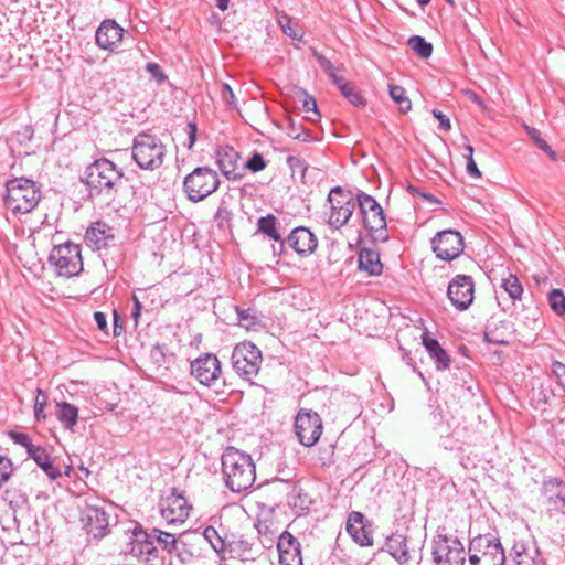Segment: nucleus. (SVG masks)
<instances>
[{"label": "nucleus", "mask_w": 565, "mask_h": 565, "mask_svg": "<svg viewBox=\"0 0 565 565\" xmlns=\"http://www.w3.org/2000/svg\"><path fill=\"white\" fill-rule=\"evenodd\" d=\"M215 1H216V7L221 11H225L228 8L230 0H215Z\"/></svg>", "instance_id": "obj_60"}, {"label": "nucleus", "mask_w": 565, "mask_h": 565, "mask_svg": "<svg viewBox=\"0 0 565 565\" xmlns=\"http://www.w3.org/2000/svg\"><path fill=\"white\" fill-rule=\"evenodd\" d=\"M94 320L99 330H105L107 328V319H106L105 313H103L100 311H96L94 313Z\"/></svg>", "instance_id": "obj_57"}, {"label": "nucleus", "mask_w": 565, "mask_h": 565, "mask_svg": "<svg viewBox=\"0 0 565 565\" xmlns=\"http://www.w3.org/2000/svg\"><path fill=\"white\" fill-rule=\"evenodd\" d=\"M220 186L215 170L207 167L195 168L183 181L184 192L192 202H200L214 193Z\"/></svg>", "instance_id": "obj_6"}, {"label": "nucleus", "mask_w": 565, "mask_h": 565, "mask_svg": "<svg viewBox=\"0 0 565 565\" xmlns=\"http://www.w3.org/2000/svg\"><path fill=\"white\" fill-rule=\"evenodd\" d=\"M231 360L235 372L250 380L258 374L263 359L260 350L255 344L241 342L234 348Z\"/></svg>", "instance_id": "obj_9"}, {"label": "nucleus", "mask_w": 565, "mask_h": 565, "mask_svg": "<svg viewBox=\"0 0 565 565\" xmlns=\"http://www.w3.org/2000/svg\"><path fill=\"white\" fill-rule=\"evenodd\" d=\"M216 163L223 175L231 181L244 178L245 172L239 167V153L231 146H220L215 151Z\"/></svg>", "instance_id": "obj_19"}, {"label": "nucleus", "mask_w": 565, "mask_h": 565, "mask_svg": "<svg viewBox=\"0 0 565 565\" xmlns=\"http://www.w3.org/2000/svg\"><path fill=\"white\" fill-rule=\"evenodd\" d=\"M41 193L32 180L20 178L6 184V206L14 214L30 213L40 202Z\"/></svg>", "instance_id": "obj_3"}, {"label": "nucleus", "mask_w": 565, "mask_h": 565, "mask_svg": "<svg viewBox=\"0 0 565 565\" xmlns=\"http://www.w3.org/2000/svg\"><path fill=\"white\" fill-rule=\"evenodd\" d=\"M130 554L145 564H152V561L159 558V551L156 547L149 532L140 524H136L131 530Z\"/></svg>", "instance_id": "obj_17"}, {"label": "nucleus", "mask_w": 565, "mask_h": 565, "mask_svg": "<svg viewBox=\"0 0 565 565\" xmlns=\"http://www.w3.org/2000/svg\"><path fill=\"white\" fill-rule=\"evenodd\" d=\"M548 301L554 312L558 316L565 315V295L561 289H553L550 292Z\"/></svg>", "instance_id": "obj_42"}, {"label": "nucleus", "mask_w": 565, "mask_h": 565, "mask_svg": "<svg viewBox=\"0 0 565 565\" xmlns=\"http://www.w3.org/2000/svg\"><path fill=\"white\" fill-rule=\"evenodd\" d=\"M125 30L111 19L104 20L95 32V41L99 49L114 51L121 42Z\"/></svg>", "instance_id": "obj_20"}, {"label": "nucleus", "mask_w": 565, "mask_h": 565, "mask_svg": "<svg viewBox=\"0 0 565 565\" xmlns=\"http://www.w3.org/2000/svg\"><path fill=\"white\" fill-rule=\"evenodd\" d=\"M431 247L438 258L449 262L463 252V237L457 231H443L434 236Z\"/></svg>", "instance_id": "obj_15"}, {"label": "nucleus", "mask_w": 565, "mask_h": 565, "mask_svg": "<svg viewBox=\"0 0 565 565\" xmlns=\"http://www.w3.org/2000/svg\"><path fill=\"white\" fill-rule=\"evenodd\" d=\"M390 96L398 105L402 113H407L412 108V103L405 96V89L398 85H390Z\"/></svg>", "instance_id": "obj_39"}, {"label": "nucleus", "mask_w": 565, "mask_h": 565, "mask_svg": "<svg viewBox=\"0 0 565 565\" xmlns=\"http://www.w3.org/2000/svg\"><path fill=\"white\" fill-rule=\"evenodd\" d=\"M186 130H188V135H189V148H191L194 142H195V134H196V127L194 124H188L186 125Z\"/></svg>", "instance_id": "obj_58"}, {"label": "nucleus", "mask_w": 565, "mask_h": 565, "mask_svg": "<svg viewBox=\"0 0 565 565\" xmlns=\"http://www.w3.org/2000/svg\"><path fill=\"white\" fill-rule=\"evenodd\" d=\"M149 534L153 543L157 542L168 553H172L177 550V539L174 534L159 529H152Z\"/></svg>", "instance_id": "obj_35"}, {"label": "nucleus", "mask_w": 565, "mask_h": 565, "mask_svg": "<svg viewBox=\"0 0 565 565\" xmlns=\"http://www.w3.org/2000/svg\"><path fill=\"white\" fill-rule=\"evenodd\" d=\"M191 374L205 386H213L221 377V362L215 354L204 353L191 362Z\"/></svg>", "instance_id": "obj_16"}, {"label": "nucleus", "mask_w": 565, "mask_h": 565, "mask_svg": "<svg viewBox=\"0 0 565 565\" xmlns=\"http://www.w3.org/2000/svg\"><path fill=\"white\" fill-rule=\"evenodd\" d=\"M257 230L258 232L267 235L275 242L279 243V250L282 253L285 249V239L281 238L280 234L277 231V218L273 214H268L266 216H262L257 221Z\"/></svg>", "instance_id": "obj_32"}, {"label": "nucleus", "mask_w": 565, "mask_h": 565, "mask_svg": "<svg viewBox=\"0 0 565 565\" xmlns=\"http://www.w3.org/2000/svg\"><path fill=\"white\" fill-rule=\"evenodd\" d=\"M422 340L429 356L435 361L437 370H447L450 366V358L439 342L431 338L428 332L423 333Z\"/></svg>", "instance_id": "obj_28"}, {"label": "nucleus", "mask_w": 565, "mask_h": 565, "mask_svg": "<svg viewBox=\"0 0 565 565\" xmlns=\"http://www.w3.org/2000/svg\"><path fill=\"white\" fill-rule=\"evenodd\" d=\"M131 154L140 169L153 171L163 164L167 148L157 136L140 132L134 138Z\"/></svg>", "instance_id": "obj_4"}, {"label": "nucleus", "mask_w": 565, "mask_h": 565, "mask_svg": "<svg viewBox=\"0 0 565 565\" xmlns=\"http://www.w3.org/2000/svg\"><path fill=\"white\" fill-rule=\"evenodd\" d=\"M277 22L282 32L294 40H301L302 31L297 24L291 23V19L285 13H278Z\"/></svg>", "instance_id": "obj_38"}, {"label": "nucleus", "mask_w": 565, "mask_h": 565, "mask_svg": "<svg viewBox=\"0 0 565 565\" xmlns=\"http://www.w3.org/2000/svg\"><path fill=\"white\" fill-rule=\"evenodd\" d=\"M31 451L32 454L29 456L36 462V465L46 473L51 480H56L62 476L61 470L54 466L53 460L46 449L38 446Z\"/></svg>", "instance_id": "obj_29"}, {"label": "nucleus", "mask_w": 565, "mask_h": 565, "mask_svg": "<svg viewBox=\"0 0 565 565\" xmlns=\"http://www.w3.org/2000/svg\"><path fill=\"white\" fill-rule=\"evenodd\" d=\"M291 247L298 255L308 256L315 252L318 239L307 227L299 226L294 228L285 239V246Z\"/></svg>", "instance_id": "obj_21"}, {"label": "nucleus", "mask_w": 565, "mask_h": 565, "mask_svg": "<svg viewBox=\"0 0 565 565\" xmlns=\"http://www.w3.org/2000/svg\"><path fill=\"white\" fill-rule=\"evenodd\" d=\"M505 555L499 539L491 534L479 535L469 544L471 565H503Z\"/></svg>", "instance_id": "obj_7"}, {"label": "nucleus", "mask_w": 565, "mask_h": 565, "mask_svg": "<svg viewBox=\"0 0 565 565\" xmlns=\"http://www.w3.org/2000/svg\"><path fill=\"white\" fill-rule=\"evenodd\" d=\"M237 315H238V322L241 326L248 329L249 326L254 323L252 320H254L255 318L250 317L248 311L241 310L237 308Z\"/></svg>", "instance_id": "obj_54"}, {"label": "nucleus", "mask_w": 565, "mask_h": 565, "mask_svg": "<svg viewBox=\"0 0 565 565\" xmlns=\"http://www.w3.org/2000/svg\"><path fill=\"white\" fill-rule=\"evenodd\" d=\"M132 300H134V310L131 312V317L135 321V326H138L139 323V318L141 316V309H142V305L139 300V298L137 296H134L132 297Z\"/></svg>", "instance_id": "obj_56"}, {"label": "nucleus", "mask_w": 565, "mask_h": 565, "mask_svg": "<svg viewBox=\"0 0 565 565\" xmlns=\"http://www.w3.org/2000/svg\"><path fill=\"white\" fill-rule=\"evenodd\" d=\"M222 475L226 488L241 493L252 488L256 480L255 463L249 455L228 447L222 455Z\"/></svg>", "instance_id": "obj_1"}, {"label": "nucleus", "mask_w": 565, "mask_h": 565, "mask_svg": "<svg viewBox=\"0 0 565 565\" xmlns=\"http://www.w3.org/2000/svg\"><path fill=\"white\" fill-rule=\"evenodd\" d=\"M310 50H311L312 55L317 58L320 67L332 79V82L334 84H337V79H341L342 78V76L337 74V67L324 55L318 53L316 49L311 47Z\"/></svg>", "instance_id": "obj_41"}, {"label": "nucleus", "mask_w": 565, "mask_h": 565, "mask_svg": "<svg viewBox=\"0 0 565 565\" xmlns=\"http://www.w3.org/2000/svg\"><path fill=\"white\" fill-rule=\"evenodd\" d=\"M513 565H539L540 552L534 544L515 542L511 550Z\"/></svg>", "instance_id": "obj_26"}, {"label": "nucleus", "mask_w": 565, "mask_h": 565, "mask_svg": "<svg viewBox=\"0 0 565 565\" xmlns=\"http://www.w3.org/2000/svg\"><path fill=\"white\" fill-rule=\"evenodd\" d=\"M356 204L363 217V224L374 241L386 242L388 239L386 218L382 206L376 200L363 192L356 194Z\"/></svg>", "instance_id": "obj_5"}, {"label": "nucleus", "mask_w": 565, "mask_h": 565, "mask_svg": "<svg viewBox=\"0 0 565 565\" xmlns=\"http://www.w3.org/2000/svg\"><path fill=\"white\" fill-rule=\"evenodd\" d=\"M553 372L558 376H565V364L561 362H554L553 363Z\"/></svg>", "instance_id": "obj_59"}, {"label": "nucleus", "mask_w": 565, "mask_h": 565, "mask_svg": "<svg viewBox=\"0 0 565 565\" xmlns=\"http://www.w3.org/2000/svg\"><path fill=\"white\" fill-rule=\"evenodd\" d=\"M542 493L548 510L562 511L565 508V483L557 478L543 482Z\"/></svg>", "instance_id": "obj_23"}, {"label": "nucleus", "mask_w": 565, "mask_h": 565, "mask_svg": "<svg viewBox=\"0 0 565 565\" xmlns=\"http://www.w3.org/2000/svg\"><path fill=\"white\" fill-rule=\"evenodd\" d=\"M203 536L217 554L224 552L225 541L213 526H206L203 530Z\"/></svg>", "instance_id": "obj_40"}, {"label": "nucleus", "mask_w": 565, "mask_h": 565, "mask_svg": "<svg viewBox=\"0 0 565 565\" xmlns=\"http://www.w3.org/2000/svg\"><path fill=\"white\" fill-rule=\"evenodd\" d=\"M13 471L12 460L6 456H0V489L10 480Z\"/></svg>", "instance_id": "obj_43"}, {"label": "nucleus", "mask_w": 565, "mask_h": 565, "mask_svg": "<svg viewBox=\"0 0 565 565\" xmlns=\"http://www.w3.org/2000/svg\"><path fill=\"white\" fill-rule=\"evenodd\" d=\"M45 406H46V395L44 394L43 390L38 388L35 402H34V416H35L36 420H41L42 418H45V415H44Z\"/></svg>", "instance_id": "obj_46"}, {"label": "nucleus", "mask_w": 565, "mask_h": 565, "mask_svg": "<svg viewBox=\"0 0 565 565\" xmlns=\"http://www.w3.org/2000/svg\"><path fill=\"white\" fill-rule=\"evenodd\" d=\"M545 153H547V156L552 159V160H556L557 157H556V152L550 147V150L547 151H544Z\"/></svg>", "instance_id": "obj_64"}, {"label": "nucleus", "mask_w": 565, "mask_h": 565, "mask_svg": "<svg viewBox=\"0 0 565 565\" xmlns=\"http://www.w3.org/2000/svg\"><path fill=\"white\" fill-rule=\"evenodd\" d=\"M347 531L361 546H370L373 544L372 533L367 529L365 516L361 512L353 511L349 514Z\"/></svg>", "instance_id": "obj_25"}, {"label": "nucleus", "mask_w": 565, "mask_h": 565, "mask_svg": "<svg viewBox=\"0 0 565 565\" xmlns=\"http://www.w3.org/2000/svg\"><path fill=\"white\" fill-rule=\"evenodd\" d=\"M433 116L439 121V129L449 131L451 129L450 119L438 109L431 110Z\"/></svg>", "instance_id": "obj_52"}, {"label": "nucleus", "mask_w": 565, "mask_h": 565, "mask_svg": "<svg viewBox=\"0 0 565 565\" xmlns=\"http://www.w3.org/2000/svg\"><path fill=\"white\" fill-rule=\"evenodd\" d=\"M420 196L430 203H439V201L430 193H420Z\"/></svg>", "instance_id": "obj_61"}, {"label": "nucleus", "mask_w": 565, "mask_h": 565, "mask_svg": "<svg viewBox=\"0 0 565 565\" xmlns=\"http://www.w3.org/2000/svg\"><path fill=\"white\" fill-rule=\"evenodd\" d=\"M465 548L457 537L438 536L434 540L433 557L436 565H463Z\"/></svg>", "instance_id": "obj_13"}, {"label": "nucleus", "mask_w": 565, "mask_h": 565, "mask_svg": "<svg viewBox=\"0 0 565 565\" xmlns=\"http://www.w3.org/2000/svg\"><path fill=\"white\" fill-rule=\"evenodd\" d=\"M1 499L13 511H17L28 503V494L20 486L17 484H11L8 487L2 492Z\"/></svg>", "instance_id": "obj_33"}, {"label": "nucleus", "mask_w": 565, "mask_h": 565, "mask_svg": "<svg viewBox=\"0 0 565 565\" xmlns=\"http://www.w3.org/2000/svg\"><path fill=\"white\" fill-rule=\"evenodd\" d=\"M114 237L113 228L105 222L97 221L87 228L84 239L87 246L99 250L107 247Z\"/></svg>", "instance_id": "obj_24"}, {"label": "nucleus", "mask_w": 565, "mask_h": 565, "mask_svg": "<svg viewBox=\"0 0 565 565\" xmlns=\"http://www.w3.org/2000/svg\"><path fill=\"white\" fill-rule=\"evenodd\" d=\"M385 551L402 565L408 563L412 558L406 536L401 533H394L386 539Z\"/></svg>", "instance_id": "obj_27"}, {"label": "nucleus", "mask_w": 565, "mask_h": 565, "mask_svg": "<svg viewBox=\"0 0 565 565\" xmlns=\"http://www.w3.org/2000/svg\"><path fill=\"white\" fill-rule=\"evenodd\" d=\"M466 170H467V173H468L470 177L476 178V179H480V178H481V172H480V170L478 169L477 163H476V161L473 160V158H469V159H467V167H466Z\"/></svg>", "instance_id": "obj_55"}, {"label": "nucleus", "mask_w": 565, "mask_h": 565, "mask_svg": "<svg viewBox=\"0 0 565 565\" xmlns=\"http://www.w3.org/2000/svg\"><path fill=\"white\" fill-rule=\"evenodd\" d=\"M277 551L280 565H303L300 543L288 531L279 535Z\"/></svg>", "instance_id": "obj_22"}, {"label": "nucleus", "mask_w": 565, "mask_h": 565, "mask_svg": "<svg viewBox=\"0 0 565 565\" xmlns=\"http://www.w3.org/2000/svg\"><path fill=\"white\" fill-rule=\"evenodd\" d=\"M265 168L266 161L264 157L258 152H254L253 156L244 163V166L241 167V169H243V172L245 171V169H248L253 172H259Z\"/></svg>", "instance_id": "obj_44"}, {"label": "nucleus", "mask_w": 565, "mask_h": 565, "mask_svg": "<svg viewBox=\"0 0 565 565\" xmlns=\"http://www.w3.org/2000/svg\"><path fill=\"white\" fill-rule=\"evenodd\" d=\"M287 164L294 174L300 173L302 178L305 177V173H306L308 167L303 159H301L300 157H297V156H289L287 158Z\"/></svg>", "instance_id": "obj_48"}, {"label": "nucleus", "mask_w": 565, "mask_h": 565, "mask_svg": "<svg viewBox=\"0 0 565 565\" xmlns=\"http://www.w3.org/2000/svg\"><path fill=\"white\" fill-rule=\"evenodd\" d=\"M192 507L188 500L172 489L171 493L160 502L161 516L169 523H184L190 515Z\"/></svg>", "instance_id": "obj_18"}, {"label": "nucleus", "mask_w": 565, "mask_h": 565, "mask_svg": "<svg viewBox=\"0 0 565 565\" xmlns=\"http://www.w3.org/2000/svg\"><path fill=\"white\" fill-rule=\"evenodd\" d=\"M337 87L341 94L354 106L362 107L365 105V99L360 94V90L344 77L337 79Z\"/></svg>", "instance_id": "obj_34"}, {"label": "nucleus", "mask_w": 565, "mask_h": 565, "mask_svg": "<svg viewBox=\"0 0 565 565\" xmlns=\"http://www.w3.org/2000/svg\"><path fill=\"white\" fill-rule=\"evenodd\" d=\"M294 429L302 446L312 447L321 437L322 419L317 412L300 408L295 417Z\"/></svg>", "instance_id": "obj_10"}, {"label": "nucleus", "mask_w": 565, "mask_h": 565, "mask_svg": "<svg viewBox=\"0 0 565 565\" xmlns=\"http://www.w3.org/2000/svg\"><path fill=\"white\" fill-rule=\"evenodd\" d=\"M146 71L150 74V76L156 79L158 83H162L167 76L162 72V68L159 64L149 62L146 64Z\"/></svg>", "instance_id": "obj_50"}, {"label": "nucleus", "mask_w": 565, "mask_h": 565, "mask_svg": "<svg viewBox=\"0 0 565 565\" xmlns=\"http://www.w3.org/2000/svg\"><path fill=\"white\" fill-rule=\"evenodd\" d=\"M56 417L64 428L73 430L78 422V408L67 402L56 403Z\"/></svg>", "instance_id": "obj_31"}, {"label": "nucleus", "mask_w": 565, "mask_h": 565, "mask_svg": "<svg viewBox=\"0 0 565 565\" xmlns=\"http://www.w3.org/2000/svg\"><path fill=\"white\" fill-rule=\"evenodd\" d=\"M359 268L371 276H379L383 269L379 253L370 248H362L359 254Z\"/></svg>", "instance_id": "obj_30"}, {"label": "nucleus", "mask_w": 565, "mask_h": 565, "mask_svg": "<svg viewBox=\"0 0 565 565\" xmlns=\"http://www.w3.org/2000/svg\"><path fill=\"white\" fill-rule=\"evenodd\" d=\"M235 551L242 559L254 558L253 544L241 537L235 543Z\"/></svg>", "instance_id": "obj_45"}, {"label": "nucleus", "mask_w": 565, "mask_h": 565, "mask_svg": "<svg viewBox=\"0 0 565 565\" xmlns=\"http://www.w3.org/2000/svg\"><path fill=\"white\" fill-rule=\"evenodd\" d=\"M328 202L331 209L328 223L338 230L348 223L355 210L356 202L351 193L345 192L341 186L331 189Z\"/></svg>", "instance_id": "obj_11"}, {"label": "nucleus", "mask_w": 565, "mask_h": 565, "mask_svg": "<svg viewBox=\"0 0 565 565\" xmlns=\"http://www.w3.org/2000/svg\"><path fill=\"white\" fill-rule=\"evenodd\" d=\"M221 95H222V99L227 105H233L234 104L235 95H234V92H233V89L231 88V86L228 84H223L222 85Z\"/></svg>", "instance_id": "obj_53"}, {"label": "nucleus", "mask_w": 565, "mask_h": 565, "mask_svg": "<svg viewBox=\"0 0 565 565\" xmlns=\"http://www.w3.org/2000/svg\"><path fill=\"white\" fill-rule=\"evenodd\" d=\"M79 521L89 539L99 541L110 532L109 514L102 507L86 504L81 511Z\"/></svg>", "instance_id": "obj_12"}, {"label": "nucleus", "mask_w": 565, "mask_h": 565, "mask_svg": "<svg viewBox=\"0 0 565 565\" xmlns=\"http://www.w3.org/2000/svg\"><path fill=\"white\" fill-rule=\"evenodd\" d=\"M447 297L452 306L459 310H467L475 298V282L471 276H455L447 288Z\"/></svg>", "instance_id": "obj_14"}, {"label": "nucleus", "mask_w": 565, "mask_h": 565, "mask_svg": "<svg viewBox=\"0 0 565 565\" xmlns=\"http://www.w3.org/2000/svg\"><path fill=\"white\" fill-rule=\"evenodd\" d=\"M303 94H305V98H303V103H302L303 110L307 113L312 111L313 117H310V119L315 121L320 118V114L317 109L316 99L312 96H309L307 93H303Z\"/></svg>", "instance_id": "obj_49"}, {"label": "nucleus", "mask_w": 565, "mask_h": 565, "mask_svg": "<svg viewBox=\"0 0 565 565\" xmlns=\"http://www.w3.org/2000/svg\"><path fill=\"white\" fill-rule=\"evenodd\" d=\"M10 437L15 444L23 446L26 449L28 455H31V450L38 447L32 444L30 436L26 434L11 431Z\"/></svg>", "instance_id": "obj_47"}, {"label": "nucleus", "mask_w": 565, "mask_h": 565, "mask_svg": "<svg viewBox=\"0 0 565 565\" xmlns=\"http://www.w3.org/2000/svg\"><path fill=\"white\" fill-rule=\"evenodd\" d=\"M122 170L106 158L95 160L84 173L85 182L90 198L103 196L110 200L122 184Z\"/></svg>", "instance_id": "obj_2"}, {"label": "nucleus", "mask_w": 565, "mask_h": 565, "mask_svg": "<svg viewBox=\"0 0 565 565\" xmlns=\"http://www.w3.org/2000/svg\"><path fill=\"white\" fill-rule=\"evenodd\" d=\"M486 340L490 343H495V344H508V341H504V340H499V338H495V339H492L489 337L488 333H486Z\"/></svg>", "instance_id": "obj_63"}, {"label": "nucleus", "mask_w": 565, "mask_h": 565, "mask_svg": "<svg viewBox=\"0 0 565 565\" xmlns=\"http://www.w3.org/2000/svg\"><path fill=\"white\" fill-rule=\"evenodd\" d=\"M526 129H527V134L531 137V139L535 142V145L541 150H543V151L550 150L548 143L543 138H541V134L537 129H535V128H526Z\"/></svg>", "instance_id": "obj_51"}, {"label": "nucleus", "mask_w": 565, "mask_h": 565, "mask_svg": "<svg viewBox=\"0 0 565 565\" xmlns=\"http://www.w3.org/2000/svg\"><path fill=\"white\" fill-rule=\"evenodd\" d=\"M409 47L420 57L428 58L433 53L431 43L427 42L423 36L413 35L408 40Z\"/></svg>", "instance_id": "obj_37"}, {"label": "nucleus", "mask_w": 565, "mask_h": 565, "mask_svg": "<svg viewBox=\"0 0 565 565\" xmlns=\"http://www.w3.org/2000/svg\"><path fill=\"white\" fill-rule=\"evenodd\" d=\"M465 151H466V153L463 154V157L466 159L473 158V147L471 145H466Z\"/></svg>", "instance_id": "obj_62"}, {"label": "nucleus", "mask_w": 565, "mask_h": 565, "mask_svg": "<svg viewBox=\"0 0 565 565\" xmlns=\"http://www.w3.org/2000/svg\"><path fill=\"white\" fill-rule=\"evenodd\" d=\"M49 263L60 276L67 278L77 276L83 270L79 245L67 242L54 246L50 253Z\"/></svg>", "instance_id": "obj_8"}, {"label": "nucleus", "mask_w": 565, "mask_h": 565, "mask_svg": "<svg viewBox=\"0 0 565 565\" xmlns=\"http://www.w3.org/2000/svg\"><path fill=\"white\" fill-rule=\"evenodd\" d=\"M501 287L512 300H520L522 298L523 286L516 276L509 274L507 278L502 279Z\"/></svg>", "instance_id": "obj_36"}]
</instances>
